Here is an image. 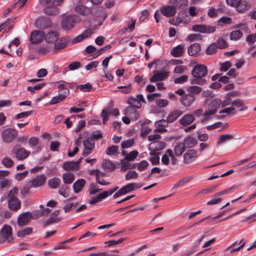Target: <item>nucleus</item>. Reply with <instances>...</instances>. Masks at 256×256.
Returning <instances> with one entry per match:
<instances>
[{
  "mask_svg": "<svg viewBox=\"0 0 256 256\" xmlns=\"http://www.w3.org/2000/svg\"><path fill=\"white\" fill-rule=\"evenodd\" d=\"M86 181L84 179L80 178L77 180L73 184V190L76 194L80 192L84 186L86 185Z\"/></svg>",
  "mask_w": 256,
  "mask_h": 256,
  "instance_id": "24",
  "label": "nucleus"
},
{
  "mask_svg": "<svg viewBox=\"0 0 256 256\" xmlns=\"http://www.w3.org/2000/svg\"><path fill=\"white\" fill-rule=\"evenodd\" d=\"M36 24L38 26H40L41 28H46L50 25L49 19L44 18L38 19L36 22Z\"/></svg>",
  "mask_w": 256,
  "mask_h": 256,
  "instance_id": "40",
  "label": "nucleus"
},
{
  "mask_svg": "<svg viewBox=\"0 0 256 256\" xmlns=\"http://www.w3.org/2000/svg\"><path fill=\"white\" fill-rule=\"evenodd\" d=\"M68 42L69 38L68 37H58L56 42L54 44L53 52L54 53L66 48Z\"/></svg>",
  "mask_w": 256,
  "mask_h": 256,
  "instance_id": "8",
  "label": "nucleus"
},
{
  "mask_svg": "<svg viewBox=\"0 0 256 256\" xmlns=\"http://www.w3.org/2000/svg\"><path fill=\"white\" fill-rule=\"evenodd\" d=\"M58 88L59 90L58 95L62 99H64L70 94L69 89L66 86L64 82H58Z\"/></svg>",
  "mask_w": 256,
  "mask_h": 256,
  "instance_id": "18",
  "label": "nucleus"
},
{
  "mask_svg": "<svg viewBox=\"0 0 256 256\" xmlns=\"http://www.w3.org/2000/svg\"><path fill=\"white\" fill-rule=\"evenodd\" d=\"M74 180V174L70 172H66L62 174V180L65 184H70Z\"/></svg>",
  "mask_w": 256,
  "mask_h": 256,
  "instance_id": "38",
  "label": "nucleus"
},
{
  "mask_svg": "<svg viewBox=\"0 0 256 256\" xmlns=\"http://www.w3.org/2000/svg\"><path fill=\"white\" fill-rule=\"evenodd\" d=\"M200 46L197 43L191 44L188 48V54L190 56H197L200 52Z\"/></svg>",
  "mask_w": 256,
  "mask_h": 256,
  "instance_id": "29",
  "label": "nucleus"
},
{
  "mask_svg": "<svg viewBox=\"0 0 256 256\" xmlns=\"http://www.w3.org/2000/svg\"><path fill=\"white\" fill-rule=\"evenodd\" d=\"M226 2L228 6L234 8L240 13L244 12L250 6L249 2L245 0H226Z\"/></svg>",
  "mask_w": 256,
  "mask_h": 256,
  "instance_id": "2",
  "label": "nucleus"
},
{
  "mask_svg": "<svg viewBox=\"0 0 256 256\" xmlns=\"http://www.w3.org/2000/svg\"><path fill=\"white\" fill-rule=\"evenodd\" d=\"M154 72V75L150 78V82H154L158 81H162L167 78L168 76V72L166 71L158 72L155 70Z\"/></svg>",
  "mask_w": 256,
  "mask_h": 256,
  "instance_id": "14",
  "label": "nucleus"
},
{
  "mask_svg": "<svg viewBox=\"0 0 256 256\" xmlns=\"http://www.w3.org/2000/svg\"><path fill=\"white\" fill-rule=\"evenodd\" d=\"M220 71L226 72L232 66V64L229 61H226L220 63Z\"/></svg>",
  "mask_w": 256,
  "mask_h": 256,
  "instance_id": "57",
  "label": "nucleus"
},
{
  "mask_svg": "<svg viewBox=\"0 0 256 256\" xmlns=\"http://www.w3.org/2000/svg\"><path fill=\"white\" fill-rule=\"evenodd\" d=\"M45 12L48 15H55L58 13V10L55 7H48L45 8Z\"/></svg>",
  "mask_w": 256,
  "mask_h": 256,
  "instance_id": "64",
  "label": "nucleus"
},
{
  "mask_svg": "<svg viewBox=\"0 0 256 256\" xmlns=\"http://www.w3.org/2000/svg\"><path fill=\"white\" fill-rule=\"evenodd\" d=\"M14 240L12 228L8 224H4L0 230V244L10 243Z\"/></svg>",
  "mask_w": 256,
  "mask_h": 256,
  "instance_id": "3",
  "label": "nucleus"
},
{
  "mask_svg": "<svg viewBox=\"0 0 256 256\" xmlns=\"http://www.w3.org/2000/svg\"><path fill=\"white\" fill-rule=\"evenodd\" d=\"M119 164L118 162L114 163L108 160H104L102 161V167L106 170L110 171L114 170L119 167Z\"/></svg>",
  "mask_w": 256,
  "mask_h": 256,
  "instance_id": "22",
  "label": "nucleus"
},
{
  "mask_svg": "<svg viewBox=\"0 0 256 256\" xmlns=\"http://www.w3.org/2000/svg\"><path fill=\"white\" fill-rule=\"evenodd\" d=\"M144 102V98L142 94H138L136 97L130 96L128 100V103L135 108H140L142 106L141 102Z\"/></svg>",
  "mask_w": 256,
  "mask_h": 256,
  "instance_id": "11",
  "label": "nucleus"
},
{
  "mask_svg": "<svg viewBox=\"0 0 256 256\" xmlns=\"http://www.w3.org/2000/svg\"><path fill=\"white\" fill-rule=\"evenodd\" d=\"M81 66V64L79 62H74L72 63H70L68 65V69L70 70H74L76 69H78Z\"/></svg>",
  "mask_w": 256,
  "mask_h": 256,
  "instance_id": "62",
  "label": "nucleus"
},
{
  "mask_svg": "<svg viewBox=\"0 0 256 256\" xmlns=\"http://www.w3.org/2000/svg\"><path fill=\"white\" fill-rule=\"evenodd\" d=\"M9 208L14 210H17L20 208V202L16 197H12L8 201Z\"/></svg>",
  "mask_w": 256,
  "mask_h": 256,
  "instance_id": "30",
  "label": "nucleus"
},
{
  "mask_svg": "<svg viewBox=\"0 0 256 256\" xmlns=\"http://www.w3.org/2000/svg\"><path fill=\"white\" fill-rule=\"evenodd\" d=\"M84 150L82 152V155L84 156L90 154L95 148V142L92 138H88L84 142Z\"/></svg>",
  "mask_w": 256,
  "mask_h": 256,
  "instance_id": "10",
  "label": "nucleus"
},
{
  "mask_svg": "<svg viewBox=\"0 0 256 256\" xmlns=\"http://www.w3.org/2000/svg\"><path fill=\"white\" fill-rule=\"evenodd\" d=\"M140 187V186L136 183H130L122 188L120 190L124 195Z\"/></svg>",
  "mask_w": 256,
  "mask_h": 256,
  "instance_id": "27",
  "label": "nucleus"
},
{
  "mask_svg": "<svg viewBox=\"0 0 256 256\" xmlns=\"http://www.w3.org/2000/svg\"><path fill=\"white\" fill-rule=\"evenodd\" d=\"M197 143V140L194 138L188 136L184 140V144L186 148H191L194 147Z\"/></svg>",
  "mask_w": 256,
  "mask_h": 256,
  "instance_id": "35",
  "label": "nucleus"
},
{
  "mask_svg": "<svg viewBox=\"0 0 256 256\" xmlns=\"http://www.w3.org/2000/svg\"><path fill=\"white\" fill-rule=\"evenodd\" d=\"M194 120V117L192 114H186L184 116L179 120L180 124L187 126L191 124Z\"/></svg>",
  "mask_w": 256,
  "mask_h": 256,
  "instance_id": "28",
  "label": "nucleus"
},
{
  "mask_svg": "<svg viewBox=\"0 0 256 256\" xmlns=\"http://www.w3.org/2000/svg\"><path fill=\"white\" fill-rule=\"evenodd\" d=\"M118 146H112L108 147L106 150V154L108 155H114L117 152Z\"/></svg>",
  "mask_w": 256,
  "mask_h": 256,
  "instance_id": "61",
  "label": "nucleus"
},
{
  "mask_svg": "<svg viewBox=\"0 0 256 256\" xmlns=\"http://www.w3.org/2000/svg\"><path fill=\"white\" fill-rule=\"evenodd\" d=\"M46 178L44 174L37 176L28 182V186L32 188H38L42 186L46 182Z\"/></svg>",
  "mask_w": 256,
  "mask_h": 256,
  "instance_id": "6",
  "label": "nucleus"
},
{
  "mask_svg": "<svg viewBox=\"0 0 256 256\" xmlns=\"http://www.w3.org/2000/svg\"><path fill=\"white\" fill-rule=\"evenodd\" d=\"M134 165H135V166H137L138 171L142 172L148 168V164L146 160H144L138 164H134Z\"/></svg>",
  "mask_w": 256,
  "mask_h": 256,
  "instance_id": "51",
  "label": "nucleus"
},
{
  "mask_svg": "<svg viewBox=\"0 0 256 256\" xmlns=\"http://www.w3.org/2000/svg\"><path fill=\"white\" fill-rule=\"evenodd\" d=\"M106 198L104 192L99 194L98 196L93 197L90 201V204H94Z\"/></svg>",
  "mask_w": 256,
  "mask_h": 256,
  "instance_id": "44",
  "label": "nucleus"
},
{
  "mask_svg": "<svg viewBox=\"0 0 256 256\" xmlns=\"http://www.w3.org/2000/svg\"><path fill=\"white\" fill-rule=\"evenodd\" d=\"M234 138V136L231 134H224L220 135L217 141L218 145H221L228 141L232 140Z\"/></svg>",
  "mask_w": 256,
  "mask_h": 256,
  "instance_id": "33",
  "label": "nucleus"
},
{
  "mask_svg": "<svg viewBox=\"0 0 256 256\" xmlns=\"http://www.w3.org/2000/svg\"><path fill=\"white\" fill-rule=\"evenodd\" d=\"M232 95L233 92H228L224 96V100H223V102H222V107L226 106L232 103V102L230 96Z\"/></svg>",
  "mask_w": 256,
  "mask_h": 256,
  "instance_id": "50",
  "label": "nucleus"
},
{
  "mask_svg": "<svg viewBox=\"0 0 256 256\" xmlns=\"http://www.w3.org/2000/svg\"><path fill=\"white\" fill-rule=\"evenodd\" d=\"M78 16L75 14L70 15L62 19L61 26L62 29L65 30H70L72 29L77 22Z\"/></svg>",
  "mask_w": 256,
  "mask_h": 256,
  "instance_id": "5",
  "label": "nucleus"
},
{
  "mask_svg": "<svg viewBox=\"0 0 256 256\" xmlns=\"http://www.w3.org/2000/svg\"><path fill=\"white\" fill-rule=\"evenodd\" d=\"M135 168V165L131 164L130 163L124 160V158L121 160L120 170L122 172H126L128 169H133Z\"/></svg>",
  "mask_w": 256,
  "mask_h": 256,
  "instance_id": "39",
  "label": "nucleus"
},
{
  "mask_svg": "<svg viewBox=\"0 0 256 256\" xmlns=\"http://www.w3.org/2000/svg\"><path fill=\"white\" fill-rule=\"evenodd\" d=\"M216 188V186H213L211 187L202 190L198 192V194H206L212 192Z\"/></svg>",
  "mask_w": 256,
  "mask_h": 256,
  "instance_id": "63",
  "label": "nucleus"
},
{
  "mask_svg": "<svg viewBox=\"0 0 256 256\" xmlns=\"http://www.w3.org/2000/svg\"><path fill=\"white\" fill-rule=\"evenodd\" d=\"M17 131L10 128L4 130L2 133V140L6 142H12L17 137Z\"/></svg>",
  "mask_w": 256,
  "mask_h": 256,
  "instance_id": "7",
  "label": "nucleus"
},
{
  "mask_svg": "<svg viewBox=\"0 0 256 256\" xmlns=\"http://www.w3.org/2000/svg\"><path fill=\"white\" fill-rule=\"evenodd\" d=\"M218 47L216 44H210L206 49V52L208 54H214L217 50Z\"/></svg>",
  "mask_w": 256,
  "mask_h": 256,
  "instance_id": "60",
  "label": "nucleus"
},
{
  "mask_svg": "<svg viewBox=\"0 0 256 256\" xmlns=\"http://www.w3.org/2000/svg\"><path fill=\"white\" fill-rule=\"evenodd\" d=\"M207 74L208 69L206 66L202 64H196L192 70V78L190 79V82L200 85L206 84L205 77Z\"/></svg>",
  "mask_w": 256,
  "mask_h": 256,
  "instance_id": "1",
  "label": "nucleus"
},
{
  "mask_svg": "<svg viewBox=\"0 0 256 256\" xmlns=\"http://www.w3.org/2000/svg\"><path fill=\"white\" fill-rule=\"evenodd\" d=\"M125 114L134 120H136L139 117L138 112L132 106H128L125 110Z\"/></svg>",
  "mask_w": 256,
  "mask_h": 256,
  "instance_id": "25",
  "label": "nucleus"
},
{
  "mask_svg": "<svg viewBox=\"0 0 256 256\" xmlns=\"http://www.w3.org/2000/svg\"><path fill=\"white\" fill-rule=\"evenodd\" d=\"M70 189L67 186H62L59 189V194L64 198H67L70 194Z\"/></svg>",
  "mask_w": 256,
  "mask_h": 256,
  "instance_id": "53",
  "label": "nucleus"
},
{
  "mask_svg": "<svg viewBox=\"0 0 256 256\" xmlns=\"http://www.w3.org/2000/svg\"><path fill=\"white\" fill-rule=\"evenodd\" d=\"M32 218V215L29 212H24L19 215L18 218V224L20 226H24L28 224Z\"/></svg>",
  "mask_w": 256,
  "mask_h": 256,
  "instance_id": "16",
  "label": "nucleus"
},
{
  "mask_svg": "<svg viewBox=\"0 0 256 256\" xmlns=\"http://www.w3.org/2000/svg\"><path fill=\"white\" fill-rule=\"evenodd\" d=\"M218 192L214 194L212 199L208 202L206 204L208 206H213L220 203L222 202V199L220 198V196H218Z\"/></svg>",
  "mask_w": 256,
  "mask_h": 256,
  "instance_id": "47",
  "label": "nucleus"
},
{
  "mask_svg": "<svg viewBox=\"0 0 256 256\" xmlns=\"http://www.w3.org/2000/svg\"><path fill=\"white\" fill-rule=\"evenodd\" d=\"M185 52V46L184 44H179L173 48L171 51L170 54L175 58L180 57L183 55Z\"/></svg>",
  "mask_w": 256,
  "mask_h": 256,
  "instance_id": "20",
  "label": "nucleus"
},
{
  "mask_svg": "<svg viewBox=\"0 0 256 256\" xmlns=\"http://www.w3.org/2000/svg\"><path fill=\"white\" fill-rule=\"evenodd\" d=\"M18 189L16 188H12V190H9L8 192H7L6 193L4 194V196L6 198H10L12 196V197H15L14 196L15 194H18Z\"/></svg>",
  "mask_w": 256,
  "mask_h": 256,
  "instance_id": "59",
  "label": "nucleus"
},
{
  "mask_svg": "<svg viewBox=\"0 0 256 256\" xmlns=\"http://www.w3.org/2000/svg\"><path fill=\"white\" fill-rule=\"evenodd\" d=\"M50 52H53L52 48L49 46H42L38 50V53L42 54H44Z\"/></svg>",
  "mask_w": 256,
  "mask_h": 256,
  "instance_id": "55",
  "label": "nucleus"
},
{
  "mask_svg": "<svg viewBox=\"0 0 256 256\" xmlns=\"http://www.w3.org/2000/svg\"><path fill=\"white\" fill-rule=\"evenodd\" d=\"M197 157V152L194 150H188L184 156L185 164H188Z\"/></svg>",
  "mask_w": 256,
  "mask_h": 256,
  "instance_id": "23",
  "label": "nucleus"
},
{
  "mask_svg": "<svg viewBox=\"0 0 256 256\" xmlns=\"http://www.w3.org/2000/svg\"><path fill=\"white\" fill-rule=\"evenodd\" d=\"M168 120L164 119L156 121L154 124V126L156 127L154 132H166V128L168 126Z\"/></svg>",
  "mask_w": 256,
  "mask_h": 256,
  "instance_id": "21",
  "label": "nucleus"
},
{
  "mask_svg": "<svg viewBox=\"0 0 256 256\" xmlns=\"http://www.w3.org/2000/svg\"><path fill=\"white\" fill-rule=\"evenodd\" d=\"M76 89H80L82 92H90L92 90V88L88 83L85 84H80L77 86Z\"/></svg>",
  "mask_w": 256,
  "mask_h": 256,
  "instance_id": "52",
  "label": "nucleus"
},
{
  "mask_svg": "<svg viewBox=\"0 0 256 256\" xmlns=\"http://www.w3.org/2000/svg\"><path fill=\"white\" fill-rule=\"evenodd\" d=\"M59 37L58 32H50L48 33L45 36V40L48 44H54Z\"/></svg>",
  "mask_w": 256,
  "mask_h": 256,
  "instance_id": "31",
  "label": "nucleus"
},
{
  "mask_svg": "<svg viewBox=\"0 0 256 256\" xmlns=\"http://www.w3.org/2000/svg\"><path fill=\"white\" fill-rule=\"evenodd\" d=\"M151 147L153 148L154 151H158L162 150L165 147V143L162 142H155L151 144Z\"/></svg>",
  "mask_w": 256,
  "mask_h": 256,
  "instance_id": "48",
  "label": "nucleus"
},
{
  "mask_svg": "<svg viewBox=\"0 0 256 256\" xmlns=\"http://www.w3.org/2000/svg\"><path fill=\"white\" fill-rule=\"evenodd\" d=\"M186 90L190 94H192L193 96H195V95L198 94L202 92V88L197 86H188Z\"/></svg>",
  "mask_w": 256,
  "mask_h": 256,
  "instance_id": "36",
  "label": "nucleus"
},
{
  "mask_svg": "<svg viewBox=\"0 0 256 256\" xmlns=\"http://www.w3.org/2000/svg\"><path fill=\"white\" fill-rule=\"evenodd\" d=\"M61 182V180L58 178H50L48 181V185L52 189H56L58 188Z\"/></svg>",
  "mask_w": 256,
  "mask_h": 256,
  "instance_id": "37",
  "label": "nucleus"
},
{
  "mask_svg": "<svg viewBox=\"0 0 256 256\" xmlns=\"http://www.w3.org/2000/svg\"><path fill=\"white\" fill-rule=\"evenodd\" d=\"M196 97L189 94H185L180 98V101L181 104L185 107L190 106L194 102Z\"/></svg>",
  "mask_w": 256,
  "mask_h": 256,
  "instance_id": "15",
  "label": "nucleus"
},
{
  "mask_svg": "<svg viewBox=\"0 0 256 256\" xmlns=\"http://www.w3.org/2000/svg\"><path fill=\"white\" fill-rule=\"evenodd\" d=\"M134 144V140L130 138L126 140L123 141L122 143L121 146L122 148H128L133 146Z\"/></svg>",
  "mask_w": 256,
  "mask_h": 256,
  "instance_id": "56",
  "label": "nucleus"
},
{
  "mask_svg": "<svg viewBox=\"0 0 256 256\" xmlns=\"http://www.w3.org/2000/svg\"><path fill=\"white\" fill-rule=\"evenodd\" d=\"M12 153L16 158L20 160L26 159L30 154V151L18 144L14 146Z\"/></svg>",
  "mask_w": 256,
  "mask_h": 256,
  "instance_id": "4",
  "label": "nucleus"
},
{
  "mask_svg": "<svg viewBox=\"0 0 256 256\" xmlns=\"http://www.w3.org/2000/svg\"><path fill=\"white\" fill-rule=\"evenodd\" d=\"M138 177V173L134 170H129L125 175V179L126 180H136Z\"/></svg>",
  "mask_w": 256,
  "mask_h": 256,
  "instance_id": "46",
  "label": "nucleus"
},
{
  "mask_svg": "<svg viewBox=\"0 0 256 256\" xmlns=\"http://www.w3.org/2000/svg\"><path fill=\"white\" fill-rule=\"evenodd\" d=\"M74 10L76 12L83 16H88L91 12L90 9L83 4H79L76 6L74 8Z\"/></svg>",
  "mask_w": 256,
  "mask_h": 256,
  "instance_id": "26",
  "label": "nucleus"
},
{
  "mask_svg": "<svg viewBox=\"0 0 256 256\" xmlns=\"http://www.w3.org/2000/svg\"><path fill=\"white\" fill-rule=\"evenodd\" d=\"M170 158H171L172 163L175 164L176 162V160L172 152L170 150H167L166 154H164L162 158V162L164 164L168 165L169 164Z\"/></svg>",
  "mask_w": 256,
  "mask_h": 256,
  "instance_id": "19",
  "label": "nucleus"
},
{
  "mask_svg": "<svg viewBox=\"0 0 256 256\" xmlns=\"http://www.w3.org/2000/svg\"><path fill=\"white\" fill-rule=\"evenodd\" d=\"M59 214V210L54 211L50 216V219L46 222L47 225L52 224L54 222H58L60 220V218L58 217Z\"/></svg>",
  "mask_w": 256,
  "mask_h": 256,
  "instance_id": "34",
  "label": "nucleus"
},
{
  "mask_svg": "<svg viewBox=\"0 0 256 256\" xmlns=\"http://www.w3.org/2000/svg\"><path fill=\"white\" fill-rule=\"evenodd\" d=\"M160 12L164 16L170 18L175 15L176 10L174 6L166 5L161 7Z\"/></svg>",
  "mask_w": 256,
  "mask_h": 256,
  "instance_id": "12",
  "label": "nucleus"
},
{
  "mask_svg": "<svg viewBox=\"0 0 256 256\" xmlns=\"http://www.w3.org/2000/svg\"><path fill=\"white\" fill-rule=\"evenodd\" d=\"M186 150L184 143H178L174 147V154L176 156H180Z\"/></svg>",
  "mask_w": 256,
  "mask_h": 256,
  "instance_id": "41",
  "label": "nucleus"
},
{
  "mask_svg": "<svg viewBox=\"0 0 256 256\" xmlns=\"http://www.w3.org/2000/svg\"><path fill=\"white\" fill-rule=\"evenodd\" d=\"M182 114V112L181 110H174L170 112L167 117V120L168 122H174Z\"/></svg>",
  "mask_w": 256,
  "mask_h": 256,
  "instance_id": "32",
  "label": "nucleus"
},
{
  "mask_svg": "<svg viewBox=\"0 0 256 256\" xmlns=\"http://www.w3.org/2000/svg\"><path fill=\"white\" fill-rule=\"evenodd\" d=\"M222 104V100L220 98H215L212 100L210 103L208 110L204 113L206 118L214 114L217 109Z\"/></svg>",
  "mask_w": 256,
  "mask_h": 256,
  "instance_id": "9",
  "label": "nucleus"
},
{
  "mask_svg": "<svg viewBox=\"0 0 256 256\" xmlns=\"http://www.w3.org/2000/svg\"><path fill=\"white\" fill-rule=\"evenodd\" d=\"M39 143V139L37 137H32L29 139L28 144L30 148H33Z\"/></svg>",
  "mask_w": 256,
  "mask_h": 256,
  "instance_id": "58",
  "label": "nucleus"
},
{
  "mask_svg": "<svg viewBox=\"0 0 256 256\" xmlns=\"http://www.w3.org/2000/svg\"><path fill=\"white\" fill-rule=\"evenodd\" d=\"M32 228H31L27 227L20 229L18 232L17 236L20 238H24L26 235L32 234Z\"/></svg>",
  "mask_w": 256,
  "mask_h": 256,
  "instance_id": "42",
  "label": "nucleus"
},
{
  "mask_svg": "<svg viewBox=\"0 0 256 256\" xmlns=\"http://www.w3.org/2000/svg\"><path fill=\"white\" fill-rule=\"evenodd\" d=\"M138 152L136 150H133L128 154H126V156L124 158V160L128 161H133L137 157ZM122 154L125 155L124 152H122Z\"/></svg>",
  "mask_w": 256,
  "mask_h": 256,
  "instance_id": "45",
  "label": "nucleus"
},
{
  "mask_svg": "<svg viewBox=\"0 0 256 256\" xmlns=\"http://www.w3.org/2000/svg\"><path fill=\"white\" fill-rule=\"evenodd\" d=\"M2 162L6 168H10L14 164L13 160L8 156L4 157L2 160Z\"/></svg>",
  "mask_w": 256,
  "mask_h": 256,
  "instance_id": "54",
  "label": "nucleus"
},
{
  "mask_svg": "<svg viewBox=\"0 0 256 256\" xmlns=\"http://www.w3.org/2000/svg\"><path fill=\"white\" fill-rule=\"evenodd\" d=\"M62 168L66 170H74L78 169L74 161L67 162L64 163Z\"/></svg>",
  "mask_w": 256,
  "mask_h": 256,
  "instance_id": "43",
  "label": "nucleus"
},
{
  "mask_svg": "<svg viewBox=\"0 0 256 256\" xmlns=\"http://www.w3.org/2000/svg\"><path fill=\"white\" fill-rule=\"evenodd\" d=\"M242 36V33L239 30L232 32L230 34V38L232 40H238Z\"/></svg>",
  "mask_w": 256,
  "mask_h": 256,
  "instance_id": "49",
  "label": "nucleus"
},
{
  "mask_svg": "<svg viewBox=\"0 0 256 256\" xmlns=\"http://www.w3.org/2000/svg\"><path fill=\"white\" fill-rule=\"evenodd\" d=\"M192 30L202 33H212L216 30V28L213 26H206L202 24L194 25L192 27Z\"/></svg>",
  "mask_w": 256,
  "mask_h": 256,
  "instance_id": "13",
  "label": "nucleus"
},
{
  "mask_svg": "<svg viewBox=\"0 0 256 256\" xmlns=\"http://www.w3.org/2000/svg\"><path fill=\"white\" fill-rule=\"evenodd\" d=\"M44 37V34L43 32L36 30L32 32L30 40L33 44H38L43 40Z\"/></svg>",
  "mask_w": 256,
  "mask_h": 256,
  "instance_id": "17",
  "label": "nucleus"
}]
</instances>
